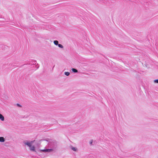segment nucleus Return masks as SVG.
<instances>
[{
	"label": "nucleus",
	"instance_id": "nucleus-1",
	"mask_svg": "<svg viewBox=\"0 0 158 158\" xmlns=\"http://www.w3.org/2000/svg\"><path fill=\"white\" fill-rule=\"evenodd\" d=\"M48 146L52 148L44 149L42 150V151L45 152H49L52 151L54 149H55L56 148L57 146V143L56 141L50 142L49 143Z\"/></svg>",
	"mask_w": 158,
	"mask_h": 158
},
{
	"label": "nucleus",
	"instance_id": "nucleus-2",
	"mask_svg": "<svg viewBox=\"0 0 158 158\" xmlns=\"http://www.w3.org/2000/svg\"><path fill=\"white\" fill-rule=\"evenodd\" d=\"M23 142L25 144L27 145L29 147H31V143L30 142L26 141H24Z\"/></svg>",
	"mask_w": 158,
	"mask_h": 158
},
{
	"label": "nucleus",
	"instance_id": "nucleus-3",
	"mask_svg": "<svg viewBox=\"0 0 158 158\" xmlns=\"http://www.w3.org/2000/svg\"><path fill=\"white\" fill-rule=\"evenodd\" d=\"M5 139L3 137H0V142H3L5 141Z\"/></svg>",
	"mask_w": 158,
	"mask_h": 158
},
{
	"label": "nucleus",
	"instance_id": "nucleus-4",
	"mask_svg": "<svg viewBox=\"0 0 158 158\" xmlns=\"http://www.w3.org/2000/svg\"><path fill=\"white\" fill-rule=\"evenodd\" d=\"M30 149L32 151H34L35 150V148L34 146H31L30 147Z\"/></svg>",
	"mask_w": 158,
	"mask_h": 158
},
{
	"label": "nucleus",
	"instance_id": "nucleus-5",
	"mask_svg": "<svg viewBox=\"0 0 158 158\" xmlns=\"http://www.w3.org/2000/svg\"><path fill=\"white\" fill-rule=\"evenodd\" d=\"M0 119L2 121L4 120V116L1 114H0Z\"/></svg>",
	"mask_w": 158,
	"mask_h": 158
},
{
	"label": "nucleus",
	"instance_id": "nucleus-6",
	"mask_svg": "<svg viewBox=\"0 0 158 158\" xmlns=\"http://www.w3.org/2000/svg\"><path fill=\"white\" fill-rule=\"evenodd\" d=\"M72 71L74 73H77L78 72L77 70L73 68V69H72Z\"/></svg>",
	"mask_w": 158,
	"mask_h": 158
},
{
	"label": "nucleus",
	"instance_id": "nucleus-7",
	"mask_svg": "<svg viewBox=\"0 0 158 158\" xmlns=\"http://www.w3.org/2000/svg\"><path fill=\"white\" fill-rule=\"evenodd\" d=\"M58 41L57 40H54V43L56 45H57L58 44Z\"/></svg>",
	"mask_w": 158,
	"mask_h": 158
},
{
	"label": "nucleus",
	"instance_id": "nucleus-8",
	"mask_svg": "<svg viewBox=\"0 0 158 158\" xmlns=\"http://www.w3.org/2000/svg\"><path fill=\"white\" fill-rule=\"evenodd\" d=\"M71 149L72 150L74 151H76L77 150V148L75 147H72Z\"/></svg>",
	"mask_w": 158,
	"mask_h": 158
},
{
	"label": "nucleus",
	"instance_id": "nucleus-9",
	"mask_svg": "<svg viewBox=\"0 0 158 158\" xmlns=\"http://www.w3.org/2000/svg\"><path fill=\"white\" fill-rule=\"evenodd\" d=\"M64 74L67 76H68L70 74V73L69 72H65L64 73Z\"/></svg>",
	"mask_w": 158,
	"mask_h": 158
},
{
	"label": "nucleus",
	"instance_id": "nucleus-10",
	"mask_svg": "<svg viewBox=\"0 0 158 158\" xmlns=\"http://www.w3.org/2000/svg\"><path fill=\"white\" fill-rule=\"evenodd\" d=\"M58 46L60 48H63V45L61 44H58Z\"/></svg>",
	"mask_w": 158,
	"mask_h": 158
},
{
	"label": "nucleus",
	"instance_id": "nucleus-11",
	"mask_svg": "<svg viewBox=\"0 0 158 158\" xmlns=\"http://www.w3.org/2000/svg\"><path fill=\"white\" fill-rule=\"evenodd\" d=\"M154 82L158 83V79H156L154 80Z\"/></svg>",
	"mask_w": 158,
	"mask_h": 158
},
{
	"label": "nucleus",
	"instance_id": "nucleus-12",
	"mask_svg": "<svg viewBox=\"0 0 158 158\" xmlns=\"http://www.w3.org/2000/svg\"><path fill=\"white\" fill-rule=\"evenodd\" d=\"M17 106H19V107H21V105H20L19 104H17Z\"/></svg>",
	"mask_w": 158,
	"mask_h": 158
},
{
	"label": "nucleus",
	"instance_id": "nucleus-13",
	"mask_svg": "<svg viewBox=\"0 0 158 158\" xmlns=\"http://www.w3.org/2000/svg\"><path fill=\"white\" fill-rule=\"evenodd\" d=\"M93 143V140H91L89 142V143L91 145Z\"/></svg>",
	"mask_w": 158,
	"mask_h": 158
},
{
	"label": "nucleus",
	"instance_id": "nucleus-14",
	"mask_svg": "<svg viewBox=\"0 0 158 158\" xmlns=\"http://www.w3.org/2000/svg\"><path fill=\"white\" fill-rule=\"evenodd\" d=\"M34 64H36L35 61H34Z\"/></svg>",
	"mask_w": 158,
	"mask_h": 158
}]
</instances>
